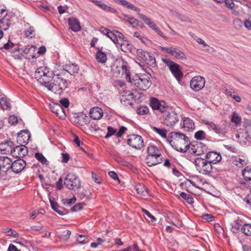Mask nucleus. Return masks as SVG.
<instances>
[{"instance_id": "obj_1", "label": "nucleus", "mask_w": 251, "mask_h": 251, "mask_svg": "<svg viewBox=\"0 0 251 251\" xmlns=\"http://www.w3.org/2000/svg\"><path fill=\"white\" fill-rule=\"evenodd\" d=\"M52 72L46 66L38 68L35 72V78L48 90L60 95L68 87L67 80L60 74L52 76Z\"/></svg>"}, {"instance_id": "obj_2", "label": "nucleus", "mask_w": 251, "mask_h": 251, "mask_svg": "<svg viewBox=\"0 0 251 251\" xmlns=\"http://www.w3.org/2000/svg\"><path fill=\"white\" fill-rule=\"evenodd\" d=\"M169 137L173 139L170 143L172 146L174 144L177 151L184 153L188 150L190 141L185 135L179 132H172L169 134Z\"/></svg>"}, {"instance_id": "obj_3", "label": "nucleus", "mask_w": 251, "mask_h": 251, "mask_svg": "<svg viewBox=\"0 0 251 251\" xmlns=\"http://www.w3.org/2000/svg\"><path fill=\"white\" fill-rule=\"evenodd\" d=\"M202 123L207 126L209 130L213 131L221 136H225L228 132L229 128V124L226 121H222L217 124L207 120H203Z\"/></svg>"}, {"instance_id": "obj_4", "label": "nucleus", "mask_w": 251, "mask_h": 251, "mask_svg": "<svg viewBox=\"0 0 251 251\" xmlns=\"http://www.w3.org/2000/svg\"><path fill=\"white\" fill-rule=\"evenodd\" d=\"M130 81L139 89L143 91L147 90L151 85L150 77L145 74L136 75L132 80L130 79Z\"/></svg>"}, {"instance_id": "obj_5", "label": "nucleus", "mask_w": 251, "mask_h": 251, "mask_svg": "<svg viewBox=\"0 0 251 251\" xmlns=\"http://www.w3.org/2000/svg\"><path fill=\"white\" fill-rule=\"evenodd\" d=\"M197 170L203 175H209L212 171V166L205 159L197 157L195 160Z\"/></svg>"}, {"instance_id": "obj_6", "label": "nucleus", "mask_w": 251, "mask_h": 251, "mask_svg": "<svg viewBox=\"0 0 251 251\" xmlns=\"http://www.w3.org/2000/svg\"><path fill=\"white\" fill-rule=\"evenodd\" d=\"M64 184L70 190H75L80 187L81 181L75 174L69 173L64 178Z\"/></svg>"}, {"instance_id": "obj_7", "label": "nucleus", "mask_w": 251, "mask_h": 251, "mask_svg": "<svg viewBox=\"0 0 251 251\" xmlns=\"http://www.w3.org/2000/svg\"><path fill=\"white\" fill-rule=\"evenodd\" d=\"M163 61L169 67L176 79L180 81L183 76V74L180 69V66L169 59H163Z\"/></svg>"}, {"instance_id": "obj_8", "label": "nucleus", "mask_w": 251, "mask_h": 251, "mask_svg": "<svg viewBox=\"0 0 251 251\" xmlns=\"http://www.w3.org/2000/svg\"><path fill=\"white\" fill-rule=\"evenodd\" d=\"M127 144L136 150H141L144 146L142 137L137 134L127 136Z\"/></svg>"}, {"instance_id": "obj_9", "label": "nucleus", "mask_w": 251, "mask_h": 251, "mask_svg": "<svg viewBox=\"0 0 251 251\" xmlns=\"http://www.w3.org/2000/svg\"><path fill=\"white\" fill-rule=\"evenodd\" d=\"M164 113V122L168 126H173L179 121V116L174 111H170V108Z\"/></svg>"}, {"instance_id": "obj_10", "label": "nucleus", "mask_w": 251, "mask_h": 251, "mask_svg": "<svg viewBox=\"0 0 251 251\" xmlns=\"http://www.w3.org/2000/svg\"><path fill=\"white\" fill-rule=\"evenodd\" d=\"M150 105L153 110H158L161 113H165L169 108V106L164 101H159L157 99H151Z\"/></svg>"}, {"instance_id": "obj_11", "label": "nucleus", "mask_w": 251, "mask_h": 251, "mask_svg": "<svg viewBox=\"0 0 251 251\" xmlns=\"http://www.w3.org/2000/svg\"><path fill=\"white\" fill-rule=\"evenodd\" d=\"M28 153L27 147L25 145H20L19 146L12 147L11 154L15 158H23L26 156Z\"/></svg>"}, {"instance_id": "obj_12", "label": "nucleus", "mask_w": 251, "mask_h": 251, "mask_svg": "<svg viewBox=\"0 0 251 251\" xmlns=\"http://www.w3.org/2000/svg\"><path fill=\"white\" fill-rule=\"evenodd\" d=\"M160 48L162 51L171 54L177 59L183 60L186 58L184 53L178 49L173 47L166 48L161 47Z\"/></svg>"}, {"instance_id": "obj_13", "label": "nucleus", "mask_w": 251, "mask_h": 251, "mask_svg": "<svg viewBox=\"0 0 251 251\" xmlns=\"http://www.w3.org/2000/svg\"><path fill=\"white\" fill-rule=\"evenodd\" d=\"M205 82V79L203 77L196 76L191 79L190 87L193 90L198 91L204 87Z\"/></svg>"}, {"instance_id": "obj_14", "label": "nucleus", "mask_w": 251, "mask_h": 251, "mask_svg": "<svg viewBox=\"0 0 251 251\" xmlns=\"http://www.w3.org/2000/svg\"><path fill=\"white\" fill-rule=\"evenodd\" d=\"M12 160L10 158L6 156L0 157V174L4 176L5 173L11 169Z\"/></svg>"}, {"instance_id": "obj_15", "label": "nucleus", "mask_w": 251, "mask_h": 251, "mask_svg": "<svg viewBox=\"0 0 251 251\" xmlns=\"http://www.w3.org/2000/svg\"><path fill=\"white\" fill-rule=\"evenodd\" d=\"M205 158L212 165L220 162L222 158L220 153L212 151L206 154Z\"/></svg>"}, {"instance_id": "obj_16", "label": "nucleus", "mask_w": 251, "mask_h": 251, "mask_svg": "<svg viewBox=\"0 0 251 251\" xmlns=\"http://www.w3.org/2000/svg\"><path fill=\"white\" fill-rule=\"evenodd\" d=\"M26 165V162L24 160L19 159L11 163V169L14 173L18 174L23 170Z\"/></svg>"}, {"instance_id": "obj_17", "label": "nucleus", "mask_w": 251, "mask_h": 251, "mask_svg": "<svg viewBox=\"0 0 251 251\" xmlns=\"http://www.w3.org/2000/svg\"><path fill=\"white\" fill-rule=\"evenodd\" d=\"M24 56L27 59H31L36 57V48L34 46H26L22 50Z\"/></svg>"}, {"instance_id": "obj_18", "label": "nucleus", "mask_w": 251, "mask_h": 251, "mask_svg": "<svg viewBox=\"0 0 251 251\" xmlns=\"http://www.w3.org/2000/svg\"><path fill=\"white\" fill-rule=\"evenodd\" d=\"M30 137V134L28 130H22L18 133L17 141L20 144H27L29 138Z\"/></svg>"}, {"instance_id": "obj_19", "label": "nucleus", "mask_w": 251, "mask_h": 251, "mask_svg": "<svg viewBox=\"0 0 251 251\" xmlns=\"http://www.w3.org/2000/svg\"><path fill=\"white\" fill-rule=\"evenodd\" d=\"M163 161V158L153 155H147L146 157V163L149 167L155 166L161 163Z\"/></svg>"}, {"instance_id": "obj_20", "label": "nucleus", "mask_w": 251, "mask_h": 251, "mask_svg": "<svg viewBox=\"0 0 251 251\" xmlns=\"http://www.w3.org/2000/svg\"><path fill=\"white\" fill-rule=\"evenodd\" d=\"M50 107L51 111L53 113H55L56 115L60 118L65 115L63 108L60 104L56 103L50 104Z\"/></svg>"}, {"instance_id": "obj_21", "label": "nucleus", "mask_w": 251, "mask_h": 251, "mask_svg": "<svg viewBox=\"0 0 251 251\" xmlns=\"http://www.w3.org/2000/svg\"><path fill=\"white\" fill-rule=\"evenodd\" d=\"M119 45L121 47V50L125 52L133 53L136 51V48L134 46L126 40L123 41Z\"/></svg>"}, {"instance_id": "obj_22", "label": "nucleus", "mask_w": 251, "mask_h": 251, "mask_svg": "<svg viewBox=\"0 0 251 251\" xmlns=\"http://www.w3.org/2000/svg\"><path fill=\"white\" fill-rule=\"evenodd\" d=\"M135 189L137 194L143 199H147V197L150 195L149 190L143 184L139 183L136 185Z\"/></svg>"}, {"instance_id": "obj_23", "label": "nucleus", "mask_w": 251, "mask_h": 251, "mask_svg": "<svg viewBox=\"0 0 251 251\" xmlns=\"http://www.w3.org/2000/svg\"><path fill=\"white\" fill-rule=\"evenodd\" d=\"M102 109L99 107H94L91 109L89 114L91 118L94 120H99L103 116Z\"/></svg>"}, {"instance_id": "obj_24", "label": "nucleus", "mask_w": 251, "mask_h": 251, "mask_svg": "<svg viewBox=\"0 0 251 251\" xmlns=\"http://www.w3.org/2000/svg\"><path fill=\"white\" fill-rule=\"evenodd\" d=\"M69 28L74 32H77L81 29L79 21L75 18L71 17L68 19Z\"/></svg>"}, {"instance_id": "obj_25", "label": "nucleus", "mask_w": 251, "mask_h": 251, "mask_svg": "<svg viewBox=\"0 0 251 251\" xmlns=\"http://www.w3.org/2000/svg\"><path fill=\"white\" fill-rule=\"evenodd\" d=\"M50 201L51 208L58 214L60 215H64L69 213L68 211L65 209L64 207L59 206L56 202L51 201V200H50Z\"/></svg>"}, {"instance_id": "obj_26", "label": "nucleus", "mask_w": 251, "mask_h": 251, "mask_svg": "<svg viewBox=\"0 0 251 251\" xmlns=\"http://www.w3.org/2000/svg\"><path fill=\"white\" fill-rule=\"evenodd\" d=\"M74 122L79 126H84L88 123V117L83 113H79L74 118Z\"/></svg>"}, {"instance_id": "obj_27", "label": "nucleus", "mask_w": 251, "mask_h": 251, "mask_svg": "<svg viewBox=\"0 0 251 251\" xmlns=\"http://www.w3.org/2000/svg\"><path fill=\"white\" fill-rule=\"evenodd\" d=\"M90 1L95 3V4L100 8L101 9L110 12L111 13H115L117 12L116 10H115L113 7H111L108 5H106L104 3H102L100 1L97 0H89Z\"/></svg>"}, {"instance_id": "obj_28", "label": "nucleus", "mask_w": 251, "mask_h": 251, "mask_svg": "<svg viewBox=\"0 0 251 251\" xmlns=\"http://www.w3.org/2000/svg\"><path fill=\"white\" fill-rule=\"evenodd\" d=\"M13 145V142L11 141L2 142L0 144V151H3L5 154L11 153Z\"/></svg>"}, {"instance_id": "obj_29", "label": "nucleus", "mask_w": 251, "mask_h": 251, "mask_svg": "<svg viewBox=\"0 0 251 251\" xmlns=\"http://www.w3.org/2000/svg\"><path fill=\"white\" fill-rule=\"evenodd\" d=\"M123 15L125 18L124 20L128 22L133 27H136L137 26L142 27L143 24L141 23L140 21L132 17H128L127 16L126 14H123Z\"/></svg>"}, {"instance_id": "obj_30", "label": "nucleus", "mask_w": 251, "mask_h": 251, "mask_svg": "<svg viewBox=\"0 0 251 251\" xmlns=\"http://www.w3.org/2000/svg\"><path fill=\"white\" fill-rule=\"evenodd\" d=\"M182 127L186 131H193L195 128V124L193 121L189 118H185L183 121Z\"/></svg>"}, {"instance_id": "obj_31", "label": "nucleus", "mask_w": 251, "mask_h": 251, "mask_svg": "<svg viewBox=\"0 0 251 251\" xmlns=\"http://www.w3.org/2000/svg\"><path fill=\"white\" fill-rule=\"evenodd\" d=\"M63 69L68 72L71 75H73L78 73L79 67L75 64H68L64 67Z\"/></svg>"}, {"instance_id": "obj_32", "label": "nucleus", "mask_w": 251, "mask_h": 251, "mask_svg": "<svg viewBox=\"0 0 251 251\" xmlns=\"http://www.w3.org/2000/svg\"><path fill=\"white\" fill-rule=\"evenodd\" d=\"M148 155H153L157 157H161V151L155 146H151L147 148Z\"/></svg>"}, {"instance_id": "obj_33", "label": "nucleus", "mask_w": 251, "mask_h": 251, "mask_svg": "<svg viewBox=\"0 0 251 251\" xmlns=\"http://www.w3.org/2000/svg\"><path fill=\"white\" fill-rule=\"evenodd\" d=\"M96 60L98 62L104 63L107 60V56L105 52L101 51L100 49H98V51L96 55Z\"/></svg>"}, {"instance_id": "obj_34", "label": "nucleus", "mask_w": 251, "mask_h": 251, "mask_svg": "<svg viewBox=\"0 0 251 251\" xmlns=\"http://www.w3.org/2000/svg\"><path fill=\"white\" fill-rule=\"evenodd\" d=\"M121 5L127 8V9L133 10L138 13L140 12V9L135 6L133 4L126 1V0H121Z\"/></svg>"}, {"instance_id": "obj_35", "label": "nucleus", "mask_w": 251, "mask_h": 251, "mask_svg": "<svg viewBox=\"0 0 251 251\" xmlns=\"http://www.w3.org/2000/svg\"><path fill=\"white\" fill-rule=\"evenodd\" d=\"M242 176L246 180H251V168L247 166L243 171Z\"/></svg>"}, {"instance_id": "obj_36", "label": "nucleus", "mask_w": 251, "mask_h": 251, "mask_svg": "<svg viewBox=\"0 0 251 251\" xmlns=\"http://www.w3.org/2000/svg\"><path fill=\"white\" fill-rule=\"evenodd\" d=\"M202 143H196V144H191L190 143L188 150H190L191 153L194 154H199V152H197V150L198 148H201Z\"/></svg>"}, {"instance_id": "obj_37", "label": "nucleus", "mask_w": 251, "mask_h": 251, "mask_svg": "<svg viewBox=\"0 0 251 251\" xmlns=\"http://www.w3.org/2000/svg\"><path fill=\"white\" fill-rule=\"evenodd\" d=\"M231 121L237 126L241 124V118L236 112H233L231 117Z\"/></svg>"}, {"instance_id": "obj_38", "label": "nucleus", "mask_w": 251, "mask_h": 251, "mask_svg": "<svg viewBox=\"0 0 251 251\" xmlns=\"http://www.w3.org/2000/svg\"><path fill=\"white\" fill-rule=\"evenodd\" d=\"M242 232L247 236H251V224H245L241 227Z\"/></svg>"}, {"instance_id": "obj_39", "label": "nucleus", "mask_w": 251, "mask_h": 251, "mask_svg": "<svg viewBox=\"0 0 251 251\" xmlns=\"http://www.w3.org/2000/svg\"><path fill=\"white\" fill-rule=\"evenodd\" d=\"M0 104L3 109H7L10 108L11 104L6 98L2 97L0 99Z\"/></svg>"}, {"instance_id": "obj_40", "label": "nucleus", "mask_w": 251, "mask_h": 251, "mask_svg": "<svg viewBox=\"0 0 251 251\" xmlns=\"http://www.w3.org/2000/svg\"><path fill=\"white\" fill-rule=\"evenodd\" d=\"M136 112L139 115H144L149 113V109L148 106L142 105L137 108Z\"/></svg>"}, {"instance_id": "obj_41", "label": "nucleus", "mask_w": 251, "mask_h": 251, "mask_svg": "<svg viewBox=\"0 0 251 251\" xmlns=\"http://www.w3.org/2000/svg\"><path fill=\"white\" fill-rule=\"evenodd\" d=\"M137 55L139 56L143 60H147V57L149 56V52L145 51L142 49H136Z\"/></svg>"}, {"instance_id": "obj_42", "label": "nucleus", "mask_w": 251, "mask_h": 251, "mask_svg": "<svg viewBox=\"0 0 251 251\" xmlns=\"http://www.w3.org/2000/svg\"><path fill=\"white\" fill-rule=\"evenodd\" d=\"M180 196L185 200L188 203L192 204L194 203V199L191 195L184 192H181L180 194Z\"/></svg>"}, {"instance_id": "obj_43", "label": "nucleus", "mask_w": 251, "mask_h": 251, "mask_svg": "<svg viewBox=\"0 0 251 251\" xmlns=\"http://www.w3.org/2000/svg\"><path fill=\"white\" fill-rule=\"evenodd\" d=\"M206 134L203 130H199L195 134V138L197 140H201L206 138Z\"/></svg>"}, {"instance_id": "obj_44", "label": "nucleus", "mask_w": 251, "mask_h": 251, "mask_svg": "<svg viewBox=\"0 0 251 251\" xmlns=\"http://www.w3.org/2000/svg\"><path fill=\"white\" fill-rule=\"evenodd\" d=\"M153 129L154 131L159 134L162 137L166 138L167 130L164 128H159L153 126Z\"/></svg>"}, {"instance_id": "obj_45", "label": "nucleus", "mask_w": 251, "mask_h": 251, "mask_svg": "<svg viewBox=\"0 0 251 251\" xmlns=\"http://www.w3.org/2000/svg\"><path fill=\"white\" fill-rule=\"evenodd\" d=\"M144 61L151 67H154L156 65L155 58L151 55L150 53L149 54V56L147 57V60H144Z\"/></svg>"}, {"instance_id": "obj_46", "label": "nucleus", "mask_w": 251, "mask_h": 251, "mask_svg": "<svg viewBox=\"0 0 251 251\" xmlns=\"http://www.w3.org/2000/svg\"><path fill=\"white\" fill-rule=\"evenodd\" d=\"M71 234V231L69 230H66L62 232L61 235L60 236V239L62 241H67Z\"/></svg>"}, {"instance_id": "obj_47", "label": "nucleus", "mask_w": 251, "mask_h": 251, "mask_svg": "<svg viewBox=\"0 0 251 251\" xmlns=\"http://www.w3.org/2000/svg\"><path fill=\"white\" fill-rule=\"evenodd\" d=\"M35 157L42 164H46L47 162V159L44 157L42 153L37 152L35 154Z\"/></svg>"}, {"instance_id": "obj_48", "label": "nucleus", "mask_w": 251, "mask_h": 251, "mask_svg": "<svg viewBox=\"0 0 251 251\" xmlns=\"http://www.w3.org/2000/svg\"><path fill=\"white\" fill-rule=\"evenodd\" d=\"M246 162L245 159H242L240 157H236L234 160V164L237 166L242 168L246 165Z\"/></svg>"}, {"instance_id": "obj_49", "label": "nucleus", "mask_w": 251, "mask_h": 251, "mask_svg": "<svg viewBox=\"0 0 251 251\" xmlns=\"http://www.w3.org/2000/svg\"><path fill=\"white\" fill-rule=\"evenodd\" d=\"M77 242L79 244H85L88 242V238L85 235H79L76 239Z\"/></svg>"}, {"instance_id": "obj_50", "label": "nucleus", "mask_w": 251, "mask_h": 251, "mask_svg": "<svg viewBox=\"0 0 251 251\" xmlns=\"http://www.w3.org/2000/svg\"><path fill=\"white\" fill-rule=\"evenodd\" d=\"M138 17L143 21H144L148 26L151 25V23L153 22L152 21H151L150 18L147 17L145 15L140 13L139 12L138 13Z\"/></svg>"}, {"instance_id": "obj_51", "label": "nucleus", "mask_w": 251, "mask_h": 251, "mask_svg": "<svg viewBox=\"0 0 251 251\" xmlns=\"http://www.w3.org/2000/svg\"><path fill=\"white\" fill-rule=\"evenodd\" d=\"M142 211L147 215L148 218L149 219H147V220H148L149 222H155L156 220V219L152 215H151L147 210L142 208Z\"/></svg>"}, {"instance_id": "obj_52", "label": "nucleus", "mask_w": 251, "mask_h": 251, "mask_svg": "<svg viewBox=\"0 0 251 251\" xmlns=\"http://www.w3.org/2000/svg\"><path fill=\"white\" fill-rule=\"evenodd\" d=\"M117 130L111 126L107 127V133L105 136V138H108L112 135L116 133Z\"/></svg>"}, {"instance_id": "obj_53", "label": "nucleus", "mask_w": 251, "mask_h": 251, "mask_svg": "<svg viewBox=\"0 0 251 251\" xmlns=\"http://www.w3.org/2000/svg\"><path fill=\"white\" fill-rule=\"evenodd\" d=\"M5 233H8V235L10 236H13L14 237H19V234L15 230H13L11 228H6L5 231Z\"/></svg>"}, {"instance_id": "obj_54", "label": "nucleus", "mask_w": 251, "mask_h": 251, "mask_svg": "<svg viewBox=\"0 0 251 251\" xmlns=\"http://www.w3.org/2000/svg\"><path fill=\"white\" fill-rule=\"evenodd\" d=\"M108 37L115 44H118V40L117 37V35L116 33H115V30L111 31L108 36Z\"/></svg>"}, {"instance_id": "obj_55", "label": "nucleus", "mask_w": 251, "mask_h": 251, "mask_svg": "<svg viewBox=\"0 0 251 251\" xmlns=\"http://www.w3.org/2000/svg\"><path fill=\"white\" fill-rule=\"evenodd\" d=\"M241 227V225L240 224L238 221H235L234 225H232L231 230L234 233H236L238 232Z\"/></svg>"}, {"instance_id": "obj_56", "label": "nucleus", "mask_w": 251, "mask_h": 251, "mask_svg": "<svg viewBox=\"0 0 251 251\" xmlns=\"http://www.w3.org/2000/svg\"><path fill=\"white\" fill-rule=\"evenodd\" d=\"M59 102L61 106L65 108H68L70 105V101L67 98H63L59 100Z\"/></svg>"}, {"instance_id": "obj_57", "label": "nucleus", "mask_w": 251, "mask_h": 251, "mask_svg": "<svg viewBox=\"0 0 251 251\" xmlns=\"http://www.w3.org/2000/svg\"><path fill=\"white\" fill-rule=\"evenodd\" d=\"M122 70L123 71V73H124L126 75V77H128L129 79L130 78V72L129 70L128 69L127 66L126 65H122L121 67Z\"/></svg>"}, {"instance_id": "obj_58", "label": "nucleus", "mask_w": 251, "mask_h": 251, "mask_svg": "<svg viewBox=\"0 0 251 251\" xmlns=\"http://www.w3.org/2000/svg\"><path fill=\"white\" fill-rule=\"evenodd\" d=\"M227 8L232 9L234 7L235 4L233 0H224V1Z\"/></svg>"}, {"instance_id": "obj_59", "label": "nucleus", "mask_w": 251, "mask_h": 251, "mask_svg": "<svg viewBox=\"0 0 251 251\" xmlns=\"http://www.w3.org/2000/svg\"><path fill=\"white\" fill-rule=\"evenodd\" d=\"M126 130L127 128L125 126H122L120 128L118 132L116 133V136L117 137H121Z\"/></svg>"}, {"instance_id": "obj_60", "label": "nucleus", "mask_w": 251, "mask_h": 251, "mask_svg": "<svg viewBox=\"0 0 251 251\" xmlns=\"http://www.w3.org/2000/svg\"><path fill=\"white\" fill-rule=\"evenodd\" d=\"M126 95L125 96H124V95L122 96L123 99L124 97H126V99L128 100H134V95L133 93H132L130 91H128V92H126Z\"/></svg>"}, {"instance_id": "obj_61", "label": "nucleus", "mask_w": 251, "mask_h": 251, "mask_svg": "<svg viewBox=\"0 0 251 251\" xmlns=\"http://www.w3.org/2000/svg\"><path fill=\"white\" fill-rule=\"evenodd\" d=\"M64 201L63 202V203L64 204L70 205L74 203L75 202L76 198L75 196H74L72 199H65Z\"/></svg>"}, {"instance_id": "obj_62", "label": "nucleus", "mask_w": 251, "mask_h": 251, "mask_svg": "<svg viewBox=\"0 0 251 251\" xmlns=\"http://www.w3.org/2000/svg\"><path fill=\"white\" fill-rule=\"evenodd\" d=\"M82 205L81 203H79L74 205L71 209L72 212H76L78 210L82 209Z\"/></svg>"}, {"instance_id": "obj_63", "label": "nucleus", "mask_w": 251, "mask_h": 251, "mask_svg": "<svg viewBox=\"0 0 251 251\" xmlns=\"http://www.w3.org/2000/svg\"><path fill=\"white\" fill-rule=\"evenodd\" d=\"M8 122L14 125L18 123V119L17 117L15 115H11L8 118Z\"/></svg>"}, {"instance_id": "obj_64", "label": "nucleus", "mask_w": 251, "mask_h": 251, "mask_svg": "<svg viewBox=\"0 0 251 251\" xmlns=\"http://www.w3.org/2000/svg\"><path fill=\"white\" fill-rule=\"evenodd\" d=\"M244 25L246 28L249 29H251V15H250L248 19H246L244 21Z\"/></svg>"}]
</instances>
